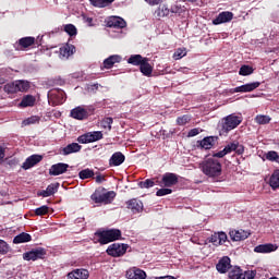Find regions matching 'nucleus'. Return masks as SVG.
<instances>
[{"label": "nucleus", "mask_w": 279, "mask_h": 279, "mask_svg": "<svg viewBox=\"0 0 279 279\" xmlns=\"http://www.w3.org/2000/svg\"><path fill=\"white\" fill-rule=\"evenodd\" d=\"M128 252V245L125 244H112L107 248V254L109 256H113L114 258H119V256H123Z\"/></svg>", "instance_id": "8"}, {"label": "nucleus", "mask_w": 279, "mask_h": 279, "mask_svg": "<svg viewBox=\"0 0 279 279\" xmlns=\"http://www.w3.org/2000/svg\"><path fill=\"white\" fill-rule=\"evenodd\" d=\"M230 257L228 256L222 257L216 265V269L217 271H219V274L228 272V269H230Z\"/></svg>", "instance_id": "23"}, {"label": "nucleus", "mask_w": 279, "mask_h": 279, "mask_svg": "<svg viewBox=\"0 0 279 279\" xmlns=\"http://www.w3.org/2000/svg\"><path fill=\"white\" fill-rule=\"evenodd\" d=\"M199 169L204 173V175H207V178H213V180H216V178H220L223 171L221 162L215 158L205 159L203 162L199 163Z\"/></svg>", "instance_id": "1"}, {"label": "nucleus", "mask_w": 279, "mask_h": 279, "mask_svg": "<svg viewBox=\"0 0 279 279\" xmlns=\"http://www.w3.org/2000/svg\"><path fill=\"white\" fill-rule=\"evenodd\" d=\"M154 180L147 179L138 183L140 189H151L154 186Z\"/></svg>", "instance_id": "48"}, {"label": "nucleus", "mask_w": 279, "mask_h": 279, "mask_svg": "<svg viewBox=\"0 0 279 279\" xmlns=\"http://www.w3.org/2000/svg\"><path fill=\"white\" fill-rule=\"evenodd\" d=\"M277 250L278 244L272 243L259 244L254 247L256 254H271V252H276Z\"/></svg>", "instance_id": "14"}, {"label": "nucleus", "mask_w": 279, "mask_h": 279, "mask_svg": "<svg viewBox=\"0 0 279 279\" xmlns=\"http://www.w3.org/2000/svg\"><path fill=\"white\" fill-rule=\"evenodd\" d=\"M202 132V129L195 128L189 131L187 136L191 138L193 136H197Z\"/></svg>", "instance_id": "54"}, {"label": "nucleus", "mask_w": 279, "mask_h": 279, "mask_svg": "<svg viewBox=\"0 0 279 279\" xmlns=\"http://www.w3.org/2000/svg\"><path fill=\"white\" fill-rule=\"evenodd\" d=\"M243 119L235 114H229L222 119V132H232V130L239 128L241 125Z\"/></svg>", "instance_id": "4"}, {"label": "nucleus", "mask_w": 279, "mask_h": 279, "mask_svg": "<svg viewBox=\"0 0 279 279\" xmlns=\"http://www.w3.org/2000/svg\"><path fill=\"white\" fill-rule=\"evenodd\" d=\"M190 3H196L197 0H187Z\"/></svg>", "instance_id": "61"}, {"label": "nucleus", "mask_w": 279, "mask_h": 279, "mask_svg": "<svg viewBox=\"0 0 279 279\" xmlns=\"http://www.w3.org/2000/svg\"><path fill=\"white\" fill-rule=\"evenodd\" d=\"M80 151H82V145H80L78 143L68 144L61 149L62 156H71V154H77Z\"/></svg>", "instance_id": "21"}, {"label": "nucleus", "mask_w": 279, "mask_h": 279, "mask_svg": "<svg viewBox=\"0 0 279 279\" xmlns=\"http://www.w3.org/2000/svg\"><path fill=\"white\" fill-rule=\"evenodd\" d=\"M140 71L146 77H150L151 76V73H154V68L151 66V64H149V59H147V58L144 59V61L140 65Z\"/></svg>", "instance_id": "27"}, {"label": "nucleus", "mask_w": 279, "mask_h": 279, "mask_svg": "<svg viewBox=\"0 0 279 279\" xmlns=\"http://www.w3.org/2000/svg\"><path fill=\"white\" fill-rule=\"evenodd\" d=\"M160 186H166L167 189L175 186L178 184V174L172 172H167L162 175Z\"/></svg>", "instance_id": "12"}, {"label": "nucleus", "mask_w": 279, "mask_h": 279, "mask_svg": "<svg viewBox=\"0 0 279 279\" xmlns=\"http://www.w3.org/2000/svg\"><path fill=\"white\" fill-rule=\"evenodd\" d=\"M108 27H117L118 29H123L126 27L128 23L125 20L119 16H111L107 22Z\"/></svg>", "instance_id": "22"}, {"label": "nucleus", "mask_w": 279, "mask_h": 279, "mask_svg": "<svg viewBox=\"0 0 279 279\" xmlns=\"http://www.w3.org/2000/svg\"><path fill=\"white\" fill-rule=\"evenodd\" d=\"M49 101H52L53 106H60L66 101V93L62 89H52L48 93Z\"/></svg>", "instance_id": "6"}, {"label": "nucleus", "mask_w": 279, "mask_h": 279, "mask_svg": "<svg viewBox=\"0 0 279 279\" xmlns=\"http://www.w3.org/2000/svg\"><path fill=\"white\" fill-rule=\"evenodd\" d=\"M173 191L169 187L159 189L156 192L157 197H165V195H171Z\"/></svg>", "instance_id": "49"}, {"label": "nucleus", "mask_w": 279, "mask_h": 279, "mask_svg": "<svg viewBox=\"0 0 279 279\" xmlns=\"http://www.w3.org/2000/svg\"><path fill=\"white\" fill-rule=\"evenodd\" d=\"M94 112L95 108L93 106H78L71 110L70 117H72V119H76L77 121H84Z\"/></svg>", "instance_id": "3"}, {"label": "nucleus", "mask_w": 279, "mask_h": 279, "mask_svg": "<svg viewBox=\"0 0 279 279\" xmlns=\"http://www.w3.org/2000/svg\"><path fill=\"white\" fill-rule=\"evenodd\" d=\"M162 0H145L146 3H148V5H160V2Z\"/></svg>", "instance_id": "57"}, {"label": "nucleus", "mask_w": 279, "mask_h": 279, "mask_svg": "<svg viewBox=\"0 0 279 279\" xmlns=\"http://www.w3.org/2000/svg\"><path fill=\"white\" fill-rule=\"evenodd\" d=\"M96 234L98 235V241L101 245H108V243H112V241H119L121 239V230L119 229L101 231Z\"/></svg>", "instance_id": "2"}, {"label": "nucleus", "mask_w": 279, "mask_h": 279, "mask_svg": "<svg viewBox=\"0 0 279 279\" xmlns=\"http://www.w3.org/2000/svg\"><path fill=\"white\" fill-rule=\"evenodd\" d=\"M225 151L227 154H232V151H235V154H238V156H241L244 154L245 147L242 144H240L239 142L234 141L232 143H229L225 147Z\"/></svg>", "instance_id": "16"}, {"label": "nucleus", "mask_w": 279, "mask_h": 279, "mask_svg": "<svg viewBox=\"0 0 279 279\" xmlns=\"http://www.w3.org/2000/svg\"><path fill=\"white\" fill-rule=\"evenodd\" d=\"M114 197H117V193H114V191H109L102 194H93L92 195V199L96 203V204H111L112 199H114Z\"/></svg>", "instance_id": "7"}, {"label": "nucleus", "mask_w": 279, "mask_h": 279, "mask_svg": "<svg viewBox=\"0 0 279 279\" xmlns=\"http://www.w3.org/2000/svg\"><path fill=\"white\" fill-rule=\"evenodd\" d=\"M47 213H49V207L47 205L35 209V215H37V217H43V215H47Z\"/></svg>", "instance_id": "51"}, {"label": "nucleus", "mask_w": 279, "mask_h": 279, "mask_svg": "<svg viewBox=\"0 0 279 279\" xmlns=\"http://www.w3.org/2000/svg\"><path fill=\"white\" fill-rule=\"evenodd\" d=\"M83 21H84V23H86L87 25H88V27H94L95 26V24L93 23V17H88V16H86V15H83Z\"/></svg>", "instance_id": "55"}, {"label": "nucleus", "mask_w": 279, "mask_h": 279, "mask_svg": "<svg viewBox=\"0 0 279 279\" xmlns=\"http://www.w3.org/2000/svg\"><path fill=\"white\" fill-rule=\"evenodd\" d=\"M228 241V234L226 232L220 231V232H215L211 234L209 238V243H213L216 247H219V245H223Z\"/></svg>", "instance_id": "13"}, {"label": "nucleus", "mask_w": 279, "mask_h": 279, "mask_svg": "<svg viewBox=\"0 0 279 279\" xmlns=\"http://www.w3.org/2000/svg\"><path fill=\"white\" fill-rule=\"evenodd\" d=\"M255 276L256 274L250 270L241 274H232V272L229 274V278H232V279H254Z\"/></svg>", "instance_id": "32"}, {"label": "nucleus", "mask_w": 279, "mask_h": 279, "mask_svg": "<svg viewBox=\"0 0 279 279\" xmlns=\"http://www.w3.org/2000/svg\"><path fill=\"white\" fill-rule=\"evenodd\" d=\"M43 160V156L40 155H32L29 156L22 165V169L27 171V169H32V167H36L38 162Z\"/></svg>", "instance_id": "19"}, {"label": "nucleus", "mask_w": 279, "mask_h": 279, "mask_svg": "<svg viewBox=\"0 0 279 279\" xmlns=\"http://www.w3.org/2000/svg\"><path fill=\"white\" fill-rule=\"evenodd\" d=\"M17 93H27L29 90V82L27 81H15Z\"/></svg>", "instance_id": "38"}, {"label": "nucleus", "mask_w": 279, "mask_h": 279, "mask_svg": "<svg viewBox=\"0 0 279 279\" xmlns=\"http://www.w3.org/2000/svg\"><path fill=\"white\" fill-rule=\"evenodd\" d=\"M93 175H95V172L88 168L81 170L78 173V177L81 178V180H88V178H93Z\"/></svg>", "instance_id": "43"}, {"label": "nucleus", "mask_w": 279, "mask_h": 279, "mask_svg": "<svg viewBox=\"0 0 279 279\" xmlns=\"http://www.w3.org/2000/svg\"><path fill=\"white\" fill-rule=\"evenodd\" d=\"M169 7L162 4L158 8V10L155 12L159 19H162L165 16H169Z\"/></svg>", "instance_id": "42"}, {"label": "nucleus", "mask_w": 279, "mask_h": 279, "mask_svg": "<svg viewBox=\"0 0 279 279\" xmlns=\"http://www.w3.org/2000/svg\"><path fill=\"white\" fill-rule=\"evenodd\" d=\"M64 32L69 34V36H77V28L73 24L65 25Z\"/></svg>", "instance_id": "45"}, {"label": "nucleus", "mask_w": 279, "mask_h": 279, "mask_svg": "<svg viewBox=\"0 0 279 279\" xmlns=\"http://www.w3.org/2000/svg\"><path fill=\"white\" fill-rule=\"evenodd\" d=\"M29 241H32V235L29 233H25V232H22V233L17 234L13 239V243L15 245H19L21 243H29Z\"/></svg>", "instance_id": "31"}, {"label": "nucleus", "mask_w": 279, "mask_h": 279, "mask_svg": "<svg viewBox=\"0 0 279 279\" xmlns=\"http://www.w3.org/2000/svg\"><path fill=\"white\" fill-rule=\"evenodd\" d=\"M47 252L45 248H35L29 252H26L23 254V259L24 260H38L40 258H45V255Z\"/></svg>", "instance_id": "10"}, {"label": "nucleus", "mask_w": 279, "mask_h": 279, "mask_svg": "<svg viewBox=\"0 0 279 279\" xmlns=\"http://www.w3.org/2000/svg\"><path fill=\"white\" fill-rule=\"evenodd\" d=\"M3 158H5V148L0 146V160H3Z\"/></svg>", "instance_id": "59"}, {"label": "nucleus", "mask_w": 279, "mask_h": 279, "mask_svg": "<svg viewBox=\"0 0 279 279\" xmlns=\"http://www.w3.org/2000/svg\"><path fill=\"white\" fill-rule=\"evenodd\" d=\"M184 56H186V49L185 48H179L173 53V58L175 60H182V58H184Z\"/></svg>", "instance_id": "47"}, {"label": "nucleus", "mask_w": 279, "mask_h": 279, "mask_svg": "<svg viewBox=\"0 0 279 279\" xmlns=\"http://www.w3.org/2000/svg\"><path fill=\"white\" fill-rule=\"evenodd\" d=\"M121 62V56L119 54H112L109 58L105 59L104 66L106 69H112L114 64Z\"/></svg>", "instance_id": "30"}, {"label": "nucleus", "mask_w": 279, "mask_h": 279, "mask_svg": "<svg viewBox=\"0 0 279 279\" xmlns=\"http://www.w3.org/2000/svg\"><path fill=\"white\" fill-rule=\"evenodd\" d=\"M112 123H113L112 118H105L102 120V128H108V130H112Z\"/></svg>", "instance_id": "53"}, {"label": "nucleus", "mask_w": 279, "mask_h": 279, "mask_svg": "<svg viewBox=\"0 0 279 279\" xmlns=\"http://www.w3.org/2000/svg\"><path fill=\"white\" fill-rule=\"evenodd\" d=\"M10 252V245H8V242L0 240V254L4 255Z\"/></svg>", "instance_id": "52"}, {"label": "nucleus", "mask_w": 279, "mask_h": 279, "mask_svg": "<svg viewBox=\"0 0 279 279\" xmlns=\"http://www.w3.org/2000/svg\"><path fill=\"white\" fill-rule=\"evenodd\" d=\"M38 123H40V117H38V116H31L29 118H26L22 122V125H24V128H27V125H36Z\"/></svg>", "instance_id": "39"}, {"label": "nucleus", "mask_w": 279, "mask_h": 279, "mask_svg": "<svg viewBox=\"0 0 279 279\" xmlns=\"http://www.w3.org/2000/svg\"><path fill=\"white\" fill-rule=\"evenodd\" d=\"M223 156H228V153H226V148L218 153H215L211 158H223Z\"/></svg>", "instance_id": "56"}, {"label": "nucleus", "mask_w": 279, "mask_h": 279, "mask_svg": "<svg viewBox=\"0 0 279 279\" xmlns=\"http://www.w3.org/2000/svg\"><path fill=\"white\" fill-rule=\"evenodd\" d=\"M252 73H254V68L250 65H242L239 71V75L243 76L252 75Z\"/></svg>", "instance_id": "44"}, {"label": "nucleus", "mask_w": 279, "mask_h": 279, "mask_svg": "<svg viewBox=\"0 0 279 279\" xmlns=\"http://www.w3.org/2000/svg\"><path fill=\"white\" fill-rule=\"evenodd\" d=\"M250 231H245V230H231L229 232V236L231 239V241H245V239H247L250 236Z\"/></svg>", "instance_id": "20"}, {"label": "nucleus", "mask_w": 279, "mask_h": 279, "mask_svg": "<svg viewBox=\"0 0 279 279\" xmlns=\"http://www.w3.org/2000/svg\"><path fill=\"white\" fill-rule=\"evenodd\" d=\"M128 279H145L147 278V272L138 267H132L126 270Z\"/></svg>", "instance_id": "18"}, {"label": "nucleus", "mask_w": 279, "mask_h": 279, "mask_svg": "<svg viewBox=\"0 0 279 279\" xmlns=\"http://www.w3.org/2000/svg\"><path fill=\"white\" fill-rule=\"evenodd\" d=\"M3 90L9 95H14V93H19L16 82L8 83L7 85H4Z\"/></svg>", "instance_id": "41"}, {"label": "nucleus", "mask_w": 279, "mask_h": 279, "mask_svg": "<svg viewBox=\"0 0 279 279\" xmlns=\"http://www.w3.org/2000/svg\"><path fill=\"white\" fill-rule=\"evenodd\" d=\"M215 143V138L213 137H205L202 141H198L197 144L199 145L201 149H213V145Z\"/></svg>", "instance_id": "35"}, {"label": "nucleus", "mask_w": 279, "mask_h": 279, "mask_svg": "<svg viewBox=\"0 0 279 279\" xmlns=\"http://www.w3.org/2000/svg\"><path fill=\"white\" fill-rule=\"evenodd\" d=\"M186 123H191V116L184 114L177 119V125H186Z\"/></svg>", "instance_id": "46"}, {"label": "nucleus", "mask_w": 279, "mask_h": 279, "mask_svg": "<svg viewBox=\"0 0 279 279\" xmlns=\"http://www.w3.org/2000/svg\"><path fill=\"white\" fill-rule=\"evenodd\" d=\"M146 59L147 58H143L141 54H132L129 58L128 63L133 64V66H141Z\"/></svg>", "instance_id": "34"}, {"label": "nucleus", "mask_w": 279, "mask_h": 279, "mask_svg": "<svg viewBox=\"0 0 279 279\" xmlns=\"http://www.w3.org/2000/svg\"><path fill=\"white\" fill-rule=\"evenodd\" d=\"M270 187L276 191L279 189V170H275L269 179Z\"/></svg>", "instance_id": "36"}, {"label": "nucleus", "mask_w": 279, "mask_h": 279, "mask_svg": "<svg viewBox=\"0 0 279 279\" xmlns=\"http://www.w3.org/2000/svg\"><path fill=\"white\" fill-rule=\"evenodd\" d=\"M75 53V46L73 45H65L60 48V56L63 58H71Z\"/></svg>", "instance_id": "33"}, {"label": "nucleus", "mask_w": 279, "mask_h": 279, "mask_svg": "<svg viewBox=\"0 0 279 279\" xmlns=\"http://www.w3.org/2000/svg\"><path fill=\"white\" fill-rule=\"evenodd\" d=\"M36 105V97L32 95H26L22 98L20 102V108H33Z\"/></svg>", "instance_id": "29"}, {"label": "nucleus", "mask_w": 279, "mask_h": 279, "mask_svg": "<svg viewBox=\"0 0 279 279\" xmlns=\"http://www.w3.org/2000/svg\"><path fill=\"white\" fill-rule=\"evenodd\" d=\"M69 171V165L64 162L54 163L49 169V175H62Z\"/></svg>", "instance_id": "17"}, {"label": "nucleus", "mask_w": 279, "mask_h": 279, "mask_svg": "<svg viewBox=\"0 0 279 279\" xmlns=\"http://www.w3.org/2000/svg\"><path fill=\"white\" fill-rule=\"evenodd\" d=\"M95 180H96L97 184H101V182H104L106 180V177L98 174V175H96Z\"/></svg>", "instance_id": "58"}, {"label": "nucleus", "mask_w": 279, "mask_h": 279, "mask_svg": "<svg viewBox=\"0 0 279 279\" xmlns=\"http://www.w3.org/2000/svg\"><path fill=\"white\" fill-rule=\"evenodd\" d=\"M101 138H104V133H101V131H94L78 136L77 143H81V145H86L88 143H96V141H101Z\"/></svg>", "instance_id": "5"}, {"label": "nucleus", "mask_w": 279, "mask_h": 279, "mask_svg": "<svg viewBox=\"0 0 279 279\" xmlns=\"http://www.w3.org/2000/svg\"><path fill=\"white\" fill-rule=\"evenodd\" d=\"M68 279H88V270L75 269L68 274Z\"/></svg>", "instance_id": "28"}, {"label": "nucleus", "mask_w": 279, "mask_h": 279, "mask_svg": "<svg viewBox=\"0 0 279 279\" xmlns=\"http://www.w3.org/2000/svg\"><path fill=\"white\" fill-rule=\"evenodd\" d=\"M123 162H125V156L120 151L114 153L109 160L110 167H119Z\"/></svg>", "instance_id": "24"}, {"label": "nucleus", "mask_w": 279, "mask_h": 279, "mask_svg": "<svg viewBox=\"0 0 279 279\" xmlns=\"http://www.w3.org/2000/svg\"><path fill=\"white\" fill-rule=\"evenodd\" d=\"M179 71L181 73H189V68H181Z\"/></svg>", "instance_id": "60"}, {"label": "nucleus", "mask_w": 279, "mask_h": 279, "mask_svg": "<svg viewBox=\"0 0 279 279\" xmlns=\"http://www.w3.org/2000/svg\"><path fill=\"white\" fill-rule=\"evenodd\" d=\"M92 5L95 8H108L114 0H90Z\"/></svg>", "instance_id": "37"}, {"label": "nucleus", "mask_w": 279, "mask_h": 279, "mask_svg": "<svg viewBox=\"0 0 279 279\" xmlns=\"http://www.w3.org/2000/svg\"><path fill=\"white\" fill-rule=\"evenodd\" d=\"M234 17V14L230 11H223L218 14L216 19L213 20V25H221L223 23H230L232 19Z\"/></svg>", "instance_id": "15"}, {"label": "nucleus", "mask_w": 279, "mask_h": 279, "mask_svg": "<svg viewBox=\"0 0 279 279\" xmlns=\"http://www.w3.org/2000/svg\"><path fill=\"white\" fill-rule=\"evenodd\" d=\"M255 122H257L258 125H267V123L271 122V117L258 114L255 117Z\"/></svg>", "instance_id": "40"}, {"label": "nucleus", "mask_w": 279, "mask_h": 279, "mask_svg": "<svg viewBox=\"0 0 279 279\" xmlns=\"http://www.w3.org/2000/svg\"><path fill=\"white\" fill-rule=\"evenodd\" d=\"M60 184L59 183H52L47 186L46 190L38 193L40 197H51V195H56L58 193Z\"/></svg>", "instance_id": "25"}, {"label": "nucleus", "mask_w": 279, "mask_h": 279, "mask_svg": "<svg viewBox=\"0 0 279 279\" xmlns=\"http://www.w3.org/2000/svg\"><path fill=\"white\" fill-rule=\"evenodd\" d=\"M35 43V37H23L14 44V49L16 51H25V49H29V47H32V45H34Z\"/></svg>", "instance_id": "9"}, {"label": "nucleus", "mask_w": 279, "mask_h": 279, "mask_svg": "<svg viewBox=\"0 0 279 279\" xmlns=\"http://www.w3.org/2000/svg\"><path fill=\"white\" fill-rule=\"evenodd\" d=\"M126 206L132 213H143V202L132 198L126 203Z\"/></svg>", "instance_id": "26"}, {"label": "nucleus", "mask_w": 279, "mask_h": 279, "mask_svg": "<svg viewBox=\"0 0 279 279\" xmlns=\"http://www.w3.org/2000/svg\"><path fill=\"white\" fill-rule=\"evenodd\" d=\"M266 159L271 162H276L279 159L278 153L276 150H270L266 154Z\"/></svg>", "instance_id": "50"}, {"label": "nucleus", "mask_w": 279, "mask_h": 279, "mask_svg": "<svg viewBox=\"0 0 279 279\" xmlns=\"http://www.w3.org/2000/svg\"><path fill=\"white\" fill-rule=\"evenodd\" d=\"M260 86V82H253L247 83L242 86H238L235 88L230 89L231 95H234V93H252L253 90H256Z\"/></svg>", "instance_id": "11"}]
</instances>
